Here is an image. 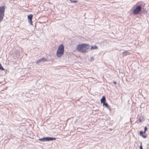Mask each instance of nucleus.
I'll return each instance as SVG.
<instances>
[{
    "instance_id": "obj_5",
    "label": "nucleus",
    "mask_w": 149,
    "mask_h": 149,
    "mask_svg": "<svg viewBox=\"0 0 149 149\" xmlns=\"http://www.w3.org/2000/svg\"><path fill=\"white\" fill-rule=\"evenodd\" d=\"M84 44H80L77 45L76 47V49L80 52L83 53L82 51L84 50Z\"/></svg>"
},
{
    "instance_id": "obj_19",
    "label": "nucleus",
    "mask_w": 149,
    "mask_h": 149,
    "mask_svg": "<svg viewBox=\"0 0 149 149\" xmlns=\"http://www.w3.org/2000/svg\"><path fill=\"white\" fill-rule=\"evenodd\" d=\"M143 138H146V136L145 135H143L141 136Z\"/></svg>"
},
{
    "instance_id": "obj_18",
    "label": "nucleus",
    "mask_w": 149,
    "mask_h": 149,
    "mask_svg": "<svg viewBox=\"0 0 149 149\" xmlns=\"http://www.w3.org/2000/svg\"><path fill=\"white\" fill-rule=\"evenodd\" d=\"M29 22L30 23V24L31 25H33L32 24V19L31 20H29Z\"/></svg>"
},
{
    "instance_id": "obj_12",
    "label": "nucleus",
    "mask_w": 149,
    "mask_h": 149,
    "mask_svg": "<svg viewBox=\"0 0 149 149\" xmlns=\"http://www.w3.org/2000/svg\"><path fill=\"white\" fill-rule=\"evenodd\" d=\"M98 47L96 46H91V49H97Z\"/></svg>"
},
{
    "instance_id": "obj_4",
    "label": "nucleus",
    "mask_w": 149,
    "mask_h": 149,
    "mask_svg": "<svg viewBox=\"0 0 149 149\" xmlns=\"http://www.w3.org/2000/svg\"><path fill=\"white\" fill-rule=\"evenodd\" d=\"M56 139V138L55 137H47L40 139L38 140L42 142L49 141H51L55 140Z\"/></svg>"
},
{
    "instance_id": "obj_15",
    "label": "nucleus",
    "mask_w": 149,
    "mask_h": 149,
    "mask_svg": "<svg viewBox=\"0 0 149 149\" xmlns=\"http://www.w3.org/2000/svg\"><path fill=\"white\" fill-rule=\"evenodd\" d=\"M70 1L71 3H76L77 2V1L75 0H70Z\"/></svg>"
},
{
    "instance_id": "obj_16",
    "label": "nucleus",
    "mask_w": 149,
    "mask_h": 149,
    "mask_svg": "<svg viewBox=\"0 0 149 149\" xmlns=\"http://www.w3.org/2000/svg\"><path fill=\"white\" fill-rule=\"evenodd\" d=\"M140 149H143L142 146V143L141 142L140 143V145L139 146Z\"/></svg>"
},
{
    "instance_id": "obj_11",
    "label": "nucleus",
    "mask_w": 149,
    "mask_h": 149,
    "mask_svg": "<svg viewBox=\"0 0 149 149\" xmlns=\"http://www.w3.org/2000/svg\"><path fill=\"white\" fill-rule=\"evenodd\" d=\"M33 17V15L32 14L29 15L27 16L28 19L29 20H31V19H32Z\"/></svg>"
},
{
    "instance_id": "obj_10",
    "label": "nucleus",
    "mask_w": 149,
    "mask_h": 149,
    "mask_svg": "<svg viewBox=\"0 0 149 149\" xmlns=\"http://www.w3.org/2000/svg\"><path fill=\"white\" fill-rule=\"evenodd\" d=\"M144 120V119L143 117L142 116H140L139 117V120L140 122H141L142 121Z\"/></svg>"
},
{
    "instance_id": "obj_7",
    "label": "nucleus",
    "mask_w": 149,
    "mask_h": 149,
    "mask_svg": "<svg viewBox=\"0 0 149 149\" xmlns=\"http://www.w3.org/2000/svg\"><path fill=\"white\" fill-rule=\"evenodd\" d=\"M47 61V60L46 58H41L39 60H38V61H37L36 62V63L38 64L39 63L41 62H45V61Z\"/></svg>"
},
{
    "instance_id": "obj_9",
    "label": "nucleus",
    "mask_w": 149,
    "mask_h": 149,
    "mask_svg": "<svg viewBox=\"0 0 149 149\" xmlns=\"http://www.w3.org/2000/svg\"><path fill=\"white\" fill-rule=\"evenodd\" d=\"M130 54L127 51H125L123 53V56H126Z\"/></svg>"
},
{
    "instance_id": "obj_21",
    "label": "nucleus",
    "mask_w": 149,
    "mask_h": 149,
    "mask_svg": "<svg viewBox=\"0 0 149 149\" xmlns=\"http://www.w3.org/2000/svg\"><path fill=\"white\" fill-rule=\"evenodd\" d=\"M113 83L114 84H115V85H116V81H114L113 82Z\"/></svg>"
},
{
    "instance_id": "obj_3",
    "label": "nucleus",
    "mask_w": 149,
    "mask_h": 149,
    "mask_svg": "<svg viewBox=\"0 0 149 149\" xmlns=\"http://www.w3.org/2000/svg\"><path fill=\"white\" fill-rule=\"evenodd\" d=\"M5 10V8L4 6H0V22H1L3 19Z\"/></svg>"
},
{
    "instance_id": "obj_6",
    "label": "nucleus",
    "mask_w": 149,
    "mask_h": 149,
    "mask_svg": "<svg viewBox=\"0 0 149 149\" xmlns=\"http://www.w3.org/2000/svg\"><path fill=\"white\" fill-rule=\"evenodd\" d=\"M84 49L82 51L83 53H86L88 52L90 49V46L88 44H84Z\"/></svg>"
},
{
    "instance_id": "obj_17",
    "label": "nucleus",
    "mask_w": 149,
    "mask_h": 149,
    "mask_svg": "<svg viewBox=\"0 0 149 149\" xmlns=\"http://www.w3.org/2000/svg\"><path fill=\"white\" fill-rule=\"evenodd\" d=\"M147 127H146V126H145L144 127V133H145L146 131L147 130Z\"/></svg>"
},
{
    "instance_id": "obj_2",
    "label": "nucleus",
    "mask_w": 149,
    "mask_h": 149,
    "mask_svg": "<svg viewBox=\"0 0 149 149\" xmlns=\"http://www.w3.org/2000/svg\"><path fill=\"white\" fill-rule=\"evenodd\" d=\"M142 8V7L140 5L137 6L133 10V14L134 15L139 14L141 11Z\"/></svg>"
},
{
    "instance_id": "obj_1",
    "label": "nucleus",
    "mask_w": 149,
    "mask_h": 149,
    "mask_svg": "<svg viewBox=\"0 0 149 149\" xmlns=\"http://www.w3.org/2000/svg\"><path fill=\"white\" fill-rule=\"evenodd\" d=\"M64 47L63 44L61 45L58 47L56 52V56L58 57H61L63 54Z\"/></svg>"
},
{
    "instance_id": "obj_8",
    "label": "nucleus",
    "mask_w": 149,
    "mask_h": 149,
    "mask_svg": "<svg viewBox=\"0 0 149 149\" xmlns=\"http://www.w3.org/2000/svg\"><path fill=\"white\" fill-rule=\"evenodd\" d=\"M106 101V98L104 96H103L100 100V102L101 103H104Z\"/></svg>"
},
{
    "instance_id": "obj_14",
    "label": "nucleus",
    "mask_w": 149,
    "mask_h": 149,
    "mask_svg": "<svg viewBox=\"0 0 149 149\" xmlns=\"http://www.w3.org/2000/svg\"><path fill=\"white\" fill-rule=\"evenodd\" d=\"M145 133H144V132H143V131H140V132H139V134H140V135L141 136H142V135H143V134H144Z\"/></svg>"
},
{
    "instance_id": "obj_13",
    "label": "nucleus",
    "mask_w": 149,
    "mask_h": 149,
    "mask_svg": "<svg viewBox=\"0 0 149 149\" xmlns=\"http://www.w3.org/2000/svg\"><path fill=\"white\" fill-rule=\"evenodd\" d=\"M103 104V106H106L107 108H109V107L108 106V105L107 103H104Z\"/></svg>"
},
{
    "instance_id": "obj_20",
    "label": "nucleus",
    "mask_w": 149,
    "mask_h": 149,
    "mask_svg": "<svg viewBox=\"0 0 149 149\" xmlns=\"http://www.w3.org/2000/svg\"><path fill=\"white\" fill-rule=\"evenodd\" d=\"M91 61H93L94 60L93 58V57H91Z\"/></svg>"
}]
</instances>
